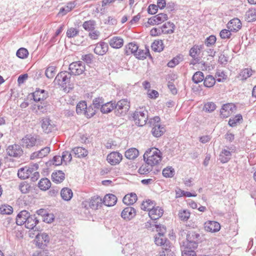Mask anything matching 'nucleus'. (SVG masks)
<instances>
[{"label": "nucleus", "instance_id": "nucleus-1", "mask_svg": "<svg viewBox=\"0 0 256 256\" xmlns=\"http://www.w3.org/2000/svg\"><path fill=\"white\" fill-rule=\"evenodd\" d=\"M144 158L147 164L152 166L158 164L162 160V154L158 148H152L145 152Z\"/></svg>", "mask_w": 256, "mask_h": 256}, {"label": "nucleus", "instance_id": "nucleus-2", "mask_svg": "<svg viewBox=\"0 0 256 256\" xmlns=\"http://www.w3.org/2000/svg\"><path fill=\"white\" fill-rule=\"evenodd\" d=\"M181 234H186V240L182 242L183 246L189 248H196L198 244L201 242L200 234L194 230H190L187 233L184 230H180Z\"/></svg>", "mask_w": 256, "mask_h": 256}, {"label": "nucleus", "instance_id": "nucleus-3", "mask_svg": "<svg viewBox=\"0 0 256 256\" xmlns=\"http://www.w3.org/2000/svg\"><path fill=\"white\" fill-rule=\"evenodd\" d=\"M160 118L156 116L150 118L148 122L149 126L152 128V135L156 138L161 136L166 131L164 126L160 124Z\"/></svg>", "mask_w": 256, "mask_h": 256}, {"label": "nucleus", "instance_id": "nucleus-4", "mask_svg": "<svg viewBox=\"0 0 256 256\" xmlns=\"http://www.w3.org/2000/svg\"><path fill=\"white\" fill-rule=\"evenodd\" d=\"M135 124L142 126L146 124L148 120V112L145 109L140 108L136 110L132 116Z\"/></svg>", "mask_w": 256, "mask_h": 256}, {"label": "nucleus", "instance_id": "nucleus-5", "mask_svg": "<svg viewBox=\"0 0 256 256\" xmlns=\"http://www.w3.org/2000/svg\"><path fill=\"white\" fill-rule=\"evenodd\" d=\"M72 76L70 72L67 71L61 72L56 76L54 82L64 88H66L67 84H69L70 83Z\"/></svg>", "mask_w": 256, "mask_h": 256}, {"label": "nucleus", "instance_id": "nucleus-6", "mask_svg": "<svg viewBox=\"0 0 256 256\" xmlns=\"http://www.w3.org/2000/svg\"><path fill=\"white\" fill-rule=\"evenodd\" d=\"M130 108V102L128 99H122L116 104L114 103L115 113L116 116L125 115Z\"/></svg>", "mask_w": 256, "mask_h": 256}, {"label": "nucleus", "instance_id": "nucleus-7", "mask_svg": "<svg viewBox=\"0 0 256 256\" xmlns=\"http://www.w3.org/2000/svg\"><path fill=\"white\" fill-rule=\"evenodd\" d=\"M38 168V164L30 166H26L18 170V176L19 178L25 180L28 178L34 171H36Z\"/></svg>", "mask_w": 256, "mask_h": 256}, {"label": "nucleus", "instance_id": "nucleus-8", "mask_svg": "<svg viewBox=\"0 0 256 256\" xmlns=\"http://www.w3.org/2000/svg\"><path fill=\"white\" fill-rule=\"evenodd\" d=\"M68 70L72 75L78 76L84 72L85 64L81 61L73 62L70 64Z\"/></svg>", "mask_w": 256, "mask_h": 256}, {"label": "nucleus", "instance_id": "nucleus-9", "mask_svg": "<svg viewBox=\"0 0 256 256\" xmlns=\"http://www.w3.org/2000/svg\"><path fill=\"white\" fill-rule=\"evenodd\" d=\"M50 236L46 232L38 233L36 236V245L39 248L44 249L50 242Z\"/></svg>", "mask_w": 256, "mask_h": 256}, {"label": "nucleus", "instance_id": "nucleus-10", "mask_svg": "<svg viewBox=\"0 0 256 256\" xmlns=\"http://www.w3.org/2000/svg\"><path fill=\"white\" fill-rule=\"evenodd\" d=\"M38 142L36 138L32 134H26L22 140L21 144L27 148L35 146Z\"/></svg>", "mask_w": 256, "mask_h": 256}, {"label": "nucleus", "instance_id": "nucleus-11", "mask_svg": "<svg viewBox=\"0 0 256 256\" xmlns=\"http://www.w3.org/2000/svg\"><path fill=\"white\" fill-rule=\"evenodd\" d=\"M40 122L42 128L45 133L48 134L51 132L56 127L54 124L48 117L42 118Z\"/></svg>", "mask_w": 256, "mask_h": 256}, {"label": "nucleus", "instance_id": "nucleus-12", "mask_svg": "<svg viewBox=\"0 0 256 256\" xmlns=\"http://www.w3.org/2000/svg\"><path fill=\"white\" fill-rule=\"evenodd\" d=\"M6 153L10 156L20 157L23 154L21 146L18 144L9 146L6 148Z\"/></svg>", "mask_w": 256, "mask_h": 256}, {"label": "nucleus", "instance_id": "nucleus-13", "mask_svg": "<svg viewBox=\"0 0 256 256\" xmlns=\"http://www.w3.org/2000/svg\"><path fill=\"white\" fill-rule=\"evenodd\" d=\"M168 19V16L166 14L160 13L148 18V23L150 25H156L162 23Z\"/></svg>", "mask_w": 256, "mask_h": 256}, {"label": "nucleus", "instance_id": "nucleus-14", "mask_svg": "<svg viewBox=\"0 0 256 256\" xmlns=\"http://www.w3.org/2000/svg\"><path fill=\"white\" fill-rule=\"evenodd\" d=\"M236 110V106L232 104H224L220 110V116L223 118L228 117Z\"/></svg>", "mask_w": 256, "mask_h": 256}, {"label": "nucleus", "instance_id": "nucleus-15", "mask_svg": "<svg viewBox=\"0 0 256 256\" xmlns=\"http://www.w3.org/2000/svg\"><path fill=\"white\" fill-rule=\"evenodd\" d=\"M122 158V154L118 152H114L108 155L107 160L110 164L116 165L120 162Z\"/></svg>", "mask_w": 256, "mask_h": 256}, {"label": "nucleus", "instance_id": "nucleus-16", "mask_svg": "<svg viewBox=\"0 0 256 256\" xmlns=\"http://www.w3.org/2000/svg\"><path fill=\"white\" fill-rule=\"evenodd\" d=\"M108 49V46L107 43L104 42H100L96 44L94 50L96 54L103 56L106 53Z\"/></svg>", "mask_w": 256, "mask_h": 256}, {"label": "nucleus", "instance_id": "nucleus-17", "mask_svg": "<svg viewBox=\"0 0 256 256\" xmlns=\"http://www.w3.org/2000/svg\"><path fill=\"white\" fill-rule=\"evenodd\" d=\"M227 28L232 32H237L242 28L240 20L238 18H234L230 20L226 24Z\"/></svg>", "mask_w": 256, "mask_h": 256}, {"label": "nucleus", "instance_id": "nucleus-18", "mask_svg": "<svg viewBox=\"0 0 256 256\" xmlns=\"http://www.w3.org/2000/svg\"><path fill=\"white\" fill-rule=\"evenodd\" d=\"M136 214V210L131 206L124 208L122 212V217L126 220H130L135 216Z\"/></svg>", "mask_w": 256, "mask_h": 256}, {"label": "nucleus", "instance_id": "nucleus-19", "mask_svg": "<svg viewBox=\"0 0 256 256\" xmlns=\"http://www.w3.org/2000/svg\"><path fill=\"white\" fill-rule=\"evenodd\" d=\"M220 224L215 221H208L204 223V229L206 231L214 232L220 230Z\"/></svg>", "mask_w": 256, "mask_h": 256}, {"label": "nucleus", "instance_id": "nucleus-20", "mask_svg": "<svg viewBox=\"0 0 256 256\" xmlns=\"http://www.w3.org/2000/svg\"><path fill=\"white\" fill-rule=\"evenodd\" d=\"M32 96L35 102H40L46 100L48 96V94L44 90L38 88L32 93Z\"/></svg>", "mask_w": 256, "mask_h": 256}, {"label": "nucleus", "instance_id": "nucleus-21", "mask_svg": "<svg viewBox=\"0 0 256 256\" xmlns=\"http://www.w3.org/2000/svg\"><path fill=\"white\" fill-rule=\"evenodd\" d=\"M164 210L160 208L154 206L149 211L148 215L152 220H156L162 216Z\"/></svg>", "mask_w": 256, "mask_h": 256}, {"label": "nucleus", "instance_id": "nucleus-22", "mask_svg": "<svg viewBox=\"0 0 256 256\" xmlns=\"http://www.w3.org/2000/svg\"><path fill=\"white\" fill-rule=\"evenodd\" d=\"M38 220L35 214L30 215L29 214V216H28L26 222L24 224L27 228L34 229L36 224L38 223Z\"/></svg>", "mask_w": 256, "mask_h": 256}, {"label": "nucleus", "instance_id": "nucleus-23", "mask_svg": "<svg viewBox=\"0 0 256 256\" xmlns=\"http://www.w3.org/2000/svg\"><path fill=\"white\" fill-rule=\"evenodd\" d=\"M116 196L112 194H106L102 200V203L108 206H113L116 204L117 202Z\"/></svg>", "mask_w": 256, "mask_h": 256}, {"label": "nucleus", "instance_id": "nucleus-24", "mask_svg": "<svg viewBox=\"0 0 256 256\" xmlns=\"http://www.w3.org/2000/svg\"><path fill=\"white\" fill-rule=\"evenodd\" d=\"M102 200L98 196H94L91 198L88 202L89 207L92 210H97L102 206Z\"/></svg>", "mask_w": 256, "mask_h": 256}, {"label": "nucleus", "instance_id": "nucleus-25", "mask_svg": "<svg viewBox=\"0 0 256 256\" xmlns=\"http://www.w3.org/2000/svg\"><path fill=\"white\" fill-rule=\"evenodd\" d=\"M49 147H45L40 150L33 152L30 156V159L34 160L36 158H42L46 156L50 152Z\"/></svg>", "mask_w": 256, "mask_h": 256}, {"label": "nucleus", "instance_id": "nucleus-26", "mask_svg": "<svg viewBox=\"0 0 256 256\" xmlns=\"http://www.w3.org/2000/svg\"><path fill=\"white\" fill-rule=\"evenodd\" d=\"M110 45L114 48H119L124 44V40L120 36H114L109 41Z\"/></svg>", "mask_w": 256, "mask_h": 256}, {"label": "nucleus", "instance_id": "nucleus-27", "mask_svg": "<svg viewBox=\"0 0 256 256\" xmlns=\"http://www.w3.org/2000/svg\"><path fill=\"white\" fill-rule=\"evenodd\" d=\"M64 178L65 174L62 170L54 172L52 174V179L56 183H60L64 181Z\"/></svg>", "mask_w": 256, "mask_h": 256}, {"label": "nucleus", "instance_id": "nucleus-28", "mask_svg": "<svg viewBox=\"0 0 256 256\" xmlns=\"http://www.w3.org/2000/svg\"><path fill=\"white\" fill-rule=\"evenodd\" d=\"M30 213L26 210L21 211L16 216V223L18 225L22 226L26 222Z\"/></svg>", "mask_w": 256, "mask_h": 256}, {"label": "nucleus", "instance_id": "nucleus-29", "mask_svg": "<svg viewBox=\"0 0 256 256\" xmlns=\"http://www.w3.org/2000/svg\"><path fill=\"white\" fill-rule=\"evenodd\" d=\"M174 28L175 25L170 22H166L161 27L162 32L164 34H172L174 32Z\"/></svg>", "mask_w": 256, "mask_h": 256}, {"label": "nucleus", "instance_id": "nucleus-30", "mask_svg": "<svg viewBox=\"0 0 256 256\" xmlns=\"http://www.w3.org/2000/svg\"><path fill=\"white\" fill-rule=\"evenodd\" d=\"M138 200L137 196L135 193H130L126 194L122 199L123 202L126 205H132L136 202Z\"/></svg>", "mask_w": 256, "mask_h": 256}, {"label": "nucleus", "instance_id": "nucleus-31", "mask_svg": "<svg viewBox=\"0 0 256 256\" xmlns=\"http://www.w3.org/2000/svg\"><path fill=\"white\" fill-rule=\"evenodd\" d=\"M60 196L64 200L69 201L73 196V192L70 188H64L60 191Z\"/></svg>", "mask_w": 256, "mask_h": 256}, {"label": "nucleus", "instance_id": "nucleus-32", "mask_svg": "<svg viewBox=\"0 0 256 256\" xmlns=\"http://www.w3.org/2000/svg\"><path fill=\"white\" fill-rule=\"evenodd\" d=\"M72 152L74 156L78 158H84L88 154V151L82 147H76L72 149Z\"/></svg>", "mask_w": 256, "mask_h": 256}, {"label": "nucleus", "instance_id": "nucleus-33", "mask_svg": "<svg viewBox=\"0 0 256 256\" xmlns=\"http://www.w3.org/2000/svg\"><path fill=\"white\" fill-rule=\"evenodd\" d=\"M139 155L138 150L136 148H130L125 152V156L129 160H134Z\"/></svg>", "mask_w": 256, "mask_h": 256}, {"label": "nucleus", "instance_id": "nucleus-34", "mask_svg": "<svg viewBox=\"0 0 256 256\" xmlns=\"http://www.w3.org/2000/svg\"><path fill=\"white\" fill-rule=\"evenodd\" d=\"M114 108V102H112L104 103L100 107V111L103 114H108Z\"/></svg>", "mask_w": 256, "mask_h": 256}, {"label": "nucleus", "instance_id": "nucleus-35", "mask_svg": "<svg viewBox=\"0 0 256 256\" xmlns=\"http://www.w3.org/2000/svg\"><path fill=\"white\" fill-rule=\"evenodd\" d=\"M232 156V153L228 150H223L220 154V160L222 163H226L229 161Z\"/></svg>", "mask_w": 256, "mask_h": 256}, {"label": "nucleus", "instance_id": "nucleus-36", "mask_svg": "<svg viewBox=\"0 0 256 256\" xmlns=\"http://www.w3.org/2000/svg\"><path fill=\"white\" fill-rule=\"evenodd\" d=\"M51 186L50 181L47 178H42L38 182V186L42 190H46Z\"/></svg>", "mask_w": 256, "mask_h": 256}, {"label": "nucleus", "instance_id": "nucleus-37", "mask_svg": "<svg viewBox=\"0 0 256 256\" xmlns=\"http://www.w3.org/2000/svg\"><path fill=\"white\" fill-rule=\"evenodd\" d=\"M245 19L248 22L256 20V9L252 8L248 10L245 14Z\"/></svg>", "mask_w": 256, "mask_h": 256}, {"label": "nucleus", "instance_id": "nucleus-38", "mask_svg": "<svg viewBox=\"0 0 256 256\" xmlns=\"http://www.w3.org/2000/svg\"><path fill=\"white\" fill-rule=\"evenodd\" d=\"M76 3L74 1L68 2L64 7L60 8L59 14L65 15L72 10L76 6Z\"/></svg>", "mask_w": 256, "mask_h": 256}, {"label": "nucleus", "instance_id": "nucleus-39", "mask_svg": "<svg viewBox=\"0 0 256 256\" xmlns=\"http://www.w3.org/2000/svg\"><path fill=\"white\" fill-rule=\"evenodd\" d=\"M150 54L149 50L145 48L144 50L138 49L134 56L136 58L140 60H144Z\"/></svg>", "mask_w": 256, "mask_h": 256}, {"label": "nucleus", "instance_id": "nucleus-40", "mask_svg": "<svg viewBox=\"0 0 256 256\" xmlns=\"http://www.w3.org/2000/svg\"><path fill=\"white\" fill-rule=\"evenodd\" d=\"M152 48L154 52H160L163 50L164 46L162 40H154L152 44Z\"/></svg>", "mask_w": 256, "mask_h": 256}, {"label": "nucleus", "instance_id": "nucleus-41", "mask_svg": "<svg viewBox=\"0 0 256 256\" xmlns=\"http://www.w3.org/2000/svg\"><path fill=\"white\" fill-rule=\"evenodd\" d=\"M252 70L250 68H244L240 73L238 78L240 80H244L252 75Z\"/></svg>", "mask_w": 256, "mask_h": 256}, {"label": "nucleus", "instance_id": "nucleus-42", "mask_svg": "<svg viewBox=\"0 0 256 256\" xmlns=\"http://www.w3.org/2000/svg\"><path fill=\"white\" fill-rule=\"evenodd\" d=\"M154 206V202L148 200L146 202H143L142 204L141 208L144 211H150L152 208H153Z\"/></svg>", "mask_w": 256, "mask_h": 256}, {"label": "nucleus", "instance_id": "nucleus-43", "mask_svg": "<svg viewBox=\"0 0 256 256\" xmlns=\"http://www.w3.org/2000/svg\"><path fill=\"white\" fill-rule=\"evenodd\" d=\"M215 78L211 75L207 76L204 79V86L207 88L212 87L215 84Z\"/></svg>", "mask_w": 256, "mask_h": 256}, {"label": "nucleus", "instance_id": "nucleus-44", "mask_svg": "<svg viewBox=\"0 0 256 256\" xmlns=\"http://www.w3.org/2000/svg\"><path fill=\"white\" fill-rule=\"evenodd\" d=\"M182 251V256H196V253L194 252L196 248H189L186 246H181Z\"/></svg>", "mask_w": 256, "mask_h": 256}, {"label": "nucleus", "instance_id": "nucleus-45", "mask_svg": "<svg viewBox=\"0 0 256 256\" xmlns=\"http://www.w3.org/2000/svg\"><path fill=\"white\" fill-rule=\"evenodd\" d=\"M13 212V208L12 206L4 204L0 206V214H10Z\"/></svg>", "mask_w": 256, "mask_h": 256}, {"label": "nucleus", "instance_id": "nucleus-46", "mask_svg": "<svg viewBox=\"0 0 256 256\" xmlns=\"http://www.w3.org/2000/svg\"><path fill=\"white\" fill-rule=\"evenodd\" d=\"M204 79V74L202 72L200 71L195 72L192 78V80L195 84H198L199 82H202Z\"/></svg>", "mask_w": 256, "mask_h": 256}, {"label": "nucleus", "instance_id": "nucleus-47", "mask_svg": "<svg viewBox=\"0 0 256 256\" xmlns=\"http://www.w3.org/2000/svg\"><path fill=\"white\" fill-rule=\"evenodd\" d=\"M176 198H180L183 196L186 197H192V196H196V194H192L188 192H185L183 190L178 188V190L176 191Z\"/></svg>", "mask_w": 256, "mask_h": 256}, {"label": "nucleus", "instance_id": "nucleus-48", "mask_svg": "<svg viewBox=\"0 0 256 256\" xmlns=\"http://www.w3.org/2000/svg\"><path fill=\"white\" fill-rule=\"evenodd\" d=\"M87 105L86 102H80L76 106V112L78 114H84V112L86 109Z\"/></svg>", "mask_w": 256, "mask_h": 256}, {"label": "nucleus", "instance_id": "nucleus-49", "mask_svg": "<svg viewBox=\"0 0 256 256\" xmlns=\"http://www.w3.org/2000/svg\"><path fill=\"white\" fill-rule=\"evenodd\" d=\"M126 48L127 49L126 50V53L127 54H129L130 52L132 54H134V55L135 53H136L138 51V47L137 44L130 42L127 45Z\"/></svg>", "mask_w": 256, "mask_h": 256}, {"label": "nucleus", "instance_id": "nucleus-50", "mask_svg": "<svg viewBox=\"0 0 256 256\" xmlns=\"http://www.w3.org/2000/svg\"><path fill=\"white\" fill-rule=\"evenodd\" d=\"M104 102V100L102 97H98L94 99L92 104L94 108L98 110V109H100L102 105L103 104Z\"/></svg>", "mask_w": 256, "mask_h": 256}, {"label": "nucleus", "instance_id": "nucleus-51", "mask_svg": "<svg viewBox=\"0 0 256 256\" xmlns=\"http://www.w3.org/2000/svg\"><path fill=\"white\" fill-rule=\"evenodd\" d=\"M154 242L158 246H164L166 244V246H167L166 243L168 242V241L166 240V238L164 237V235H163V236H156L155 237Z\"/></svg>", "mask_w": 256, "mask_h": 256}, {"label": "nucleus", "instance_id": "nucleus-52", "mask_svg": "<svg viewBox=\"0 0 256 256\" xmlns=\"http://www.w3.org/2000/svg\"><path fill=\"white\" fill-rule=\"evenodd\" d=\"M96 25L95 22L94 20L86 21L84 22L82 26L86 30L92 31L94 29Z\"/></svg>", "mask_w": 256, "mask_h": 256}, {"label": "nucleus", "instance_id": "nucleus-53", "mask_svg": "<svg viewBox=\"0 0 256 256\" xmlns=\"http://www.w3.org/2000/svg\"><path fill=\"white\" fill-rule=\"evenodd\" d=\"M56 72V68L54 66H48L46 70L45 74L48 78H52Z\"/></svg>", "mask_w": 256, "mask_h": 256}, {"label": "nucleus", "instance_id": "nucleus-54", "mask_svg": "<svg viewBox=\"0 0 256 256\" xmlns=\"http://www.w3.org/2000/svg\"><path fill=\"white\" fill-rule=\"evenodd\" d=\"M216 107L214 102H208L204 104L203 110L206 112H212L216 110Z\"/></svg>", "mask_w": 256, "mask_h": 256}, {"label": "nucleus", "instance_id": "nucleus-55", "mask_svg": "<svg viewBox=\"0 0 256 256\" xmlns=\"http://www.w3.org/2000/svg\"><path fill=\"white\" fill-rule=\"evenodd\" d=\"M174 174V170L172 167H166L162 170V175L166 178H172Z\"/></svg>", "mask_w": 256, "mask_h": 256}, {"label": "nucleus", "instance_id": "nucleus-56", "mask_svg": "<svg viewBox=\"0 0 256 256\" xmlns=\"http://www.w3.org/2000/svg\"><path fill=\"white\" fill-rule=\"evenodd\" d=\"M18 188L22 194H26L30 191V186L27 182H23L19 184Z\"/></svg>", "mask_w": 256, "mask_h": 256}, {"label": "nucleus", "instance_id": "nucleus-57", "mask_svg": "<svg viewBox=\"0 0 256 256\" xmlns=\"http://www.w3.org/2000/svg\"><path fill=\"white\" fill-rule=\"evenodd\" d=\"M28 50L24 48H19L16 52V56L20 58H25L28 56Z\"/></svg>", "mask_w": 256, "mask_h": 256}, {"label": "nucleus", "instance_id": "nucleus-58", "mask_svg": "<svg viewBox=\"0 0 256 256\" xmlns=\"http://www.w3.org/2000/svg\"><path fill=\"white\" fill-rule=\"evenodd\" d=\"M79 34V30L74 28H70L68 29L66 36L68 38H72L77 36Z\"/></svg>", "mask_w": 256, "mask_h": 256}, {"label": "nucleus", "instance_id": "nucleus-59", "mask_svg": "<svg viewBox=\"0 0 256 256\" xmlns=\"http://www.w3.org/2000/svg\"><path fill=\"white\" fill-rule=\"evenodd\" d=\"M242 120L241 114H238L232 118H230L228 121V124L232 127L235 126L238 122Z\"/></svg>", "mask_w": 256, "mask_h": 256}, {"label": "nucleus", "instance_id": "nucleus-60", "mask_svg": "<svg viewBox=\"0 0 256 256\" xmlns=\"http://www.w3.org/2000/svg\"><path fill=\"white\" fill-rule=\"evenodd\" d=\"M178 216L182 221H186L190 218V212L187 210H182L178 212Z\"/></svg>", "mask_w": 256, "mask_h": 256}, {"label": "nucleus", "instance_id": "nucleus-61", "mask_svg": "<svg viewBox=\"0 0 256 256\" xmlns=\"http://www.w3.org/2000/svg\"><path fill=\"white\" fill-rule=\"evenodd\" d=\"M96 111L97 110L94 108L90 106L86 108V109L84 112V114L86 115L87 118H90L96 114Z\"/></svg>", "mask_w": 256, "mask_h": 256}, {"label": "nucleus", "instance_id": "nucleus-62", "mask_svg": "<svg viewBox=\"0 0 256 256\" xmlns=\"http://www.w3.org/2000/svg\"><path fill=\"white\" fill-rule=\"evenodd\" d=\"M61 156L65 164H66L68 162H70L72 159V154L68 151L64 152Z\"/></svg>", "mask_w": 256, "mask_h": 256}, {"label": "nucleus", "instance_id": "nucleus-63", "mask_svg": "<svg viewBox=\"0 0 256 256\" xmlns=\"http://www.w3.org/2000/svg\"><path fill=\"white\" fill-rule=\"evenodd\" d=\"M232 32L230 29H224L220 31V36L222 39L229 38L232 35Z\"/></svg>", "mask_w": 256, "mask_h": 256}, {"label": "nucleus", "instance_id": "nucleus-64", "mask_svg": "<svg viewBox=\"0 0 256 256\" xmlns=\"http://www.w3.org/2000/svg\"><path fill=\"white\" fill-rule=\"evenodd\" d=\"M50 164H52L58 166H60L62 164L63 160L62 158L60 156H54L52 158V160L50 162Z\"/></svg>", "mask_w": 256, "mask_h": 256}]
</instances>
